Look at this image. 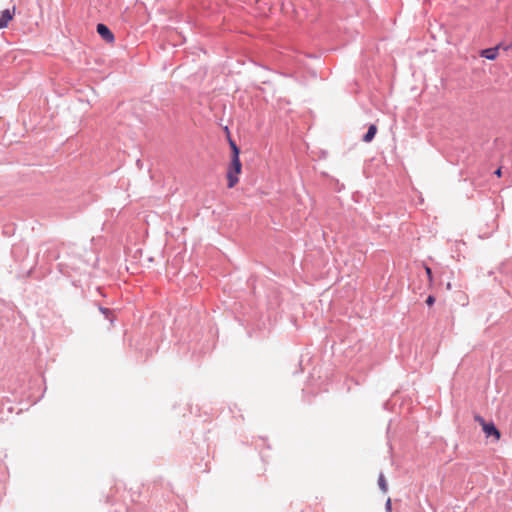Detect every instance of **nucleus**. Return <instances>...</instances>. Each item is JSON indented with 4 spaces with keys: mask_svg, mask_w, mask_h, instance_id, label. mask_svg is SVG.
Wrapping results in <instances>:
<instances>
[{
    "mask_svg": "<svg viewBox=\"0 0 512 512\" xmlns=\"http://www.w3.org/2000/svg\"><path fill=\"white\" fill-rule=\"evenodd\" d=\"M229 143H230V147H231V150H232V156L231 157H239L240 149L238 148V146L231 139L229 140Z\"/></svg>",
    "mask_w": 512,
    "mask_h": 512,
    "instance_id": "9",
    "label": "nucleus"
},
{
    "mask_svg": "<svg viewBox=\"0 0 512 512\" xmlns=\"http://www.w3.org/2000/svg\"><path fill=\"white\" fill-rule=\"evenodd\" d=\"M378 484L380 489L385 493L388 490V485L383 474L379 475Z\"/></svg>",
    "mask_w": 512,
    "mask_h": 512,
    "instance_id": "8",
    "label": "nucleus"
},
{
    "mask_svg": "<svg viewBox=\"0 0 512 512\" xmlns=\"http://www.w3.org/2000/svg\"><path fill=\"white\" fill-rule=\"evenodd\" d=\"M97 32L108 43H112L115 39L113 33L105 24H98Z\"/></svg>",
    "mask_w": 512,
    "mask_h": 512,
    "instance_id": "4",
    "label": "nucleus"
},
{
    "mask_svg": "<svg viewBox=\"0 0 512 512\" xmlns=\"http://www.w3.org/2000/svg\"><path fill=\"white\" fill-rule=\"evenodd\" d=\"M425 271H426V274L428 276V280L429 282H432L433 278H432V271H431V268L426 266L425 267Z\"/></svg>",
    "mask_w": 512,
    "mask_h": 512,
    "instance_id": "10",
    "label": "nucleus"
},
{
    "mask_svg": "<svg viewBox=\"0 0 512 512\" xmlns=\"http://www.w3.org/2000/svg\"><path fill=\"white\" fill-rule=\"evenodd\" d=\"M495 174L500 177L502 175V171H501V168H498L496 171H495Z\"/></svg>",
    "mask_w": 512,
    "mask_h": 512,
    "instance_id": "13",
    "label": "nucleus"
},
{
    "mask_svg": "<svg viewBox=\"0 0 512 512\" xmlns=\"http://www.w3.org/2000/svg\"><path fill=\"white\" fill-rule=\"evenodd\" d=\"M435 302V298L433 296H428L426 303L427 305L431 306Z\"/></svg>",
    "mask_w": 512,
    "mask_h": 512,
    "instance_id": "12",
    "label": "nucleus"
},
{
    "mask_svg": "<svg viewBox=\"0 0 512 512\" xmlns=\"http://www.w3.org/2000/svg\"><path fill=\"white\" fill-rule=\"evenodd\" d=\"M242 172V164L239 157H231V162L227 169V186L235 187L239 182V175Z\"/></svg>",
    "mask_w": 512,
    "mask_h": 512,
    "instance_id": "1",
    "label": "nucleus"
},
{
    "mask_svg": "<svg viewBox=\"0 0 512 512\" xmlns=\"http://www.w3.org/2000/svg\"><path fill=\"white\" fill-rule=\"evenodd\" d=\"M481 56L488 60H495L498 56V47L487 48L482 50Z\"/></svg>",
    "mask_w": 512,
    "mask_h": 512,
    "instance_id": "5",
    "label": "nucleus"
},
{
    "mask_svg": "<svg viewBox=\"0 0 512 512\" xmlns=\"http://www.w3.org/2000/svg\"><path fill=\"white\" fill-rule=\"evenodd\" d=\"M475 420L482 426V429L487 437L493 436L496 441L500 439V431L495 427V425L492 422L487 423L481 416H476Z\"/></svg>",
    "mask_w": 512,
    "mask_h": 512,
    "instance_id": "2",
    "label": "nucleus"
},
{
    "mask_svg": "<svg viewBox=\"0 0 512 512\" xmlns=\"http://www.w3.org/2000/svg\"><path fill=\"white\" fill-rule=\"evenodd\" d=\"M101 312L103 313L104 317H106V318H118L119 317V315L114 310H110L108 308H101Z\"/></svg>",
    "mask_w": 512,
    "mask_h": 512,
    "instance_id": "7",
    "label": "nucleus"
},
{
    "mask_svg": "<svg viewBox=\"0 0 512 512\" xmlns=\"http://www.w3.org/2000/svg\"><path fill=\"white\" fill-rule=\"evenodd\" d=\"M16 8L5 9L0 16V29L6 28L15 15Z\"/></svg>",
    "mask_w": 512,
    "mask_h": 512,
    "instance_id": "3",
    "label": "nucleus"
},
{
    "mask_svg": "<svg viewBox=\"0 0 512 512\" xmlns=\"http://www.w3.org/2000/svg\"><path fill=\"white\" fill-rule=\"evenodd\" d=\"M385 508L388 512H391L392 510V505H391V499L388 498L387 501H386V504H385Z\"/></svg>",
    "mask_w": 512,
    "mask_h": 512,
    "instance_id": "11",
    "label": "nucleus"
},
{
    "mask_svg": "<svg viewBox=\"0 0 512 512\" xmlns=\"http://www.w3.org/2000/svg\"><path fill=\"white\" fill-rule=\"evenodd\" d=\"M377 133L376 125L372 124L369 126L367 133L363 136V141L369 143L373 140Z\"/></svg>",
    "mask_w": 512,
    "mask_h": 512,
    "instance_id": "6",
    "label": "nucleus"
}]
</instances>
